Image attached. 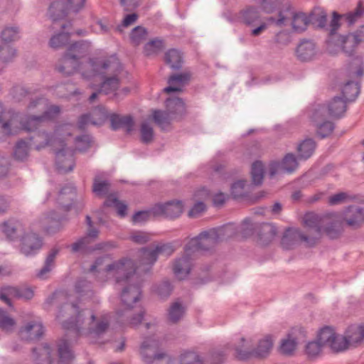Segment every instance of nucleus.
<instances>
[{"label": "nucleus", "mask_w": 364, "mask_h": 364, "mask_svg": "<svg viewBox=\"0 0 364 364\" xmlns=\"http://www.w3.org/2000/svg\"><path fill=\"white\" fill-rule=\"evenodd\" d=\"M90 45L77 43L72 45L63 57L59 70L65 74L71 75L76 72L80 73L84 78H92L101 75H107L102 82L100 92L109 94L115 91L119 86L117 76L122 72L121 63L115 55L107 58H90L87 61L80 62L79 60L87 53Z\"/></svg>", "instance_id": "1"}, {"label": "nucleus", "mask_w": 364, "mask_h": 364, "mask_svg": "<svg viewBox=\"0 0 364 364\" xmlns=\"http://www.w3.org/2000/svg\"><path fill=\"white\" fill-rule=\"evenodd\" d=\"M172 247L168 245H157L154 248H142L139 252L136 264L129 258L124 257L112 261L105 257L98 258L90 267L91 272H98L99 278L102 281H112L115 283L131 282L135 276L137 268L147 270L156 261L159 255H171Z\"/></svg>", "instance_id": "2"}, {"label": "nucleus", "mask_w": 364, "mask_h": 364, "mask_svg": "<svg viewBox=\"0 0 364 364\" xmlns=\"http://www.w3.org/2000/svg\"><path fill=\"white\" fill-rule=\"evenodd\" d=\"M68 315L75 314V317L68 321H62L65 328H73L81 335L94 341L100 336L108 327L107 317L96 318L94 312L90 309L79 310L76 306L66 305L63 307Z\"/></svg>", "instance_id": "3"}, {"label": "nucleus", "mask_w": 364, "mask_h": 364, "mask_svg": "<svg viewBox=\"0 0 364 364\" xmlns=\"http://www.w3.org/2000/svg\"><path fill=\"white\" fill-rule=\"evenodd\" d=\"M73 127L69 124L58 126L51 135L43 133L38 134L36 141L39 142L37 149L50 146L55 152L56 166L61 173H66L73 170L74 159L73 151H65V141L70 136Z\"/></svg>", "instance_id": "4"}, {"label": "nucleus", "mask_w": 364, "mask_h": 364, "mask_svg": "<svg viewBox=\"0 0 364 364\" xmlns=\"http://www.w3.org/2000/svg\"><path fill=\"white\" fill-rule=\"evenodd\" d=\"M147 329L153 332L145 336L139 347V354L147 364H171V360L166 351V337L158 331L153 323H146Z\"/></svg>", "instance_id": "5"}, {"label": "nucleus", "mask_w": 364, "mask_h": 364, "mask_svg": "<svg viewBox=\"0 0 364 364\" xmlns=\"http://www.w3.org/2000/svg\"><path fill=\"white\" fill-rule=\"evenodd\" d=\"M304 224L306 229V235L294 228L288 229L286 231L282 239L284 248L289 249L301 241L304 242L307 246H312L316 243L321 235L317 217L313 213L306 214L304 217Z\"/></svg>", "instance_id": "6"}, {"label": "nucleus", "mask_w": 364, "mask_h": 364, "mask_svg": "<svg viewBox=\"0 0 364 364\" xmlns=\"http://www.w3.org/2000/svg\"><path fill=\"white\" fill-rule=\"evenodd\" d=\"M36 108L38 111H44L41 116H32L23 124V129L27 131H32L36 129L42 123L55 119L60 113V109L56 105H48L46 100L40 99L31 102L28 106L30 111Z\"/></svg>", "instance_id": "7"}, {"label": "nucleus", "mask_w": 364, "mask_h": 364, "mask_svg": "<svg viewBox=\"0 0 364 364\" xmlns=\"http://www.w3.org/2000/svg\"><path fill=\"white\" fill-rule=\"evenodd\" d=\"M225 229H212L200 233L186 245L187 254L199 250H208L224 238Z\"/></svg>", "instance_id": "8"}, {"label": "nucleus", "mask_w": 364, "mask_h": 364, "mask_svg": "<svg viewBox=\"0 0 364 364\" xmlns=\"http://www.w3.org/2000/svg\"><path fill=\"white\" fill-rule=\"evenodd\" d=\"M318 338L334 353H340L350 349L345 333H339L330 326H324L318 331Z\"/></svg>", "instance_id": "9"}, {"label": "nucleus", "mask_w": 364, "mask_h": 364, "mask_svg": "<svg viewBox=\"0 0 364 364\" xmlns=\"http://www.w3.org/2000/svg\"><path fill=\"white\" fill-rule=\"evenodd\" d=\"M308 336L307 331L303 327L291 328L279 342L278 353L284 356L292 357L297 352L299 343Z\"/></svg>", "instance_id": "10"}, {"label": "nucleus", "mask_w": 364, "mask_h": 364, "mask_svg": "<svg viewBox=\"0 0 364 364\" xmlns=\"http://www.w3.org/2000/svg\"><path fill=\"white\" fill-rule=\"evenodd\" d=\"M166 106L168 113L165 111L154 110L152 114L153 119L162 129L168 125L172 119L185 112L184 103L178 97L168 98Z\"/></svg>", "instance_id": "11"}, {"label": "nucleus", "mask_w": 364, "mask_h": 364, "mask_svg": "<svg viewBox=\"0 0 364 364\" xmlns=\"http://www.w3.org/2000/svg\"><path fill=\"white\" fill-rule=\"evenodd\" d=\"M256 339V334H245L236 337L232 346L235 356L240 360L253 358Z\"/></svg>", "instance_id": "12"}, {"label": "nucleus", "mask_w": 364, "mask_h": 364, "mask_svg": "<svg viewBox=\"0 0 364 364\" xmlns=\"http://www.w3.org/2000/svg\"><path fill=\"white\" fill-rule=\"evenodd\" d=\"M141 296L139 286L134 285L132 282H128L124 287L120 295L122 306L127 317L132 316V309H134Z\"/></svg>", "instance_id": "13"}, {"label": "nucleus", "mask_w": 364, "mask_h": 364, "mask_svg": "<svg viewBox=\"0 0 364 364\" xmlns=\"http://www.w3.org/2000/svg\"><path fill=\"white\" fill-rule=\"evenodd\" d=\"M324 106L318 105L311 114V120L317 129V134L322 138L331 134L333 130V124L328 120Z\"/></svg>", "instance_id": "14"}, {"label": "nucleus", "mask_w": 364, "mask_h": 364, "mask_svg": "<svg viewBox=\"0 0 364 364\" xmlns=\"http://www.w3.org/2000/svg\"><path fill=\"white\" fill-rule=\"evenodd\" d=\"M19 241V250L26 256L36 254L43 246L41 238L30 229L21 237Z\"/></svg>", "instance_id": "15"}, {"label": "nucleus", "mask_w": 364, "mask_h": 364, "mask_svg": "<svg viewBox=\"0 0 364 364\" xmlns=\"http://www.w3.org/2000/svg\"><path fill=\"white\" fill-rule=\"evenodd\" d=\"M28 230L29 228L22 221L14 218L9 219L1 225L2 232L12 240H19Z\"/></svg>", "instance_id": "16"}, {"label": "nucleus", "mask_w": 364, "mask_h": 364, "mask_svg": "<svg viewBox=\"0 0 364 364\" xmlns=\"http://www.w3.org/2000/svg\"><path fill=\"white\" fill-rule=\"evenodd\" d=\"M33 296V291L28 287H6L2 289L0 299L11 306V301L14 299H30Z\"/></svg>", "instance_id": "17"}, {"label": "nucleus", "mask_w": 364, "mask_h": 364, "mask_svg": "<svg viewBox=\"0 0 364 364\" xmlns=\"http://www.w3.org/2000/svg\"><path fill=\"white\" fill-rule=\"evenodd\" d=\"M274 340L275 338L272 334H265L260 338L257 336L254 357L259 358L268 357L273 349Z\"/></svg>", "instance_id": "18"}, {"label": "nucleus", "mask_w": 364, "mask_h": 364, "mask_svg": "<svg viewBox=\"0 0 364 364\" xmlns=\"http://www.w3.org/2000/svg\"><path fill=\"white\" fill-rule=\"evenodd\" d=\"M350 348H356L364 343V324H354L344 331Z\"/></svg>", "instance_id": "19"}, {"label": "nucleus", "mask_w": 364, "mask_h": 364, "mask_svg": "<svg viewBox=\"0 0 364 364\" xmlns=\"http://www.w3.org/2000/svg\"><path fill=\"white\" fill-rule=\"evenodd\" d=\"M183 206L180 201H173L165 204H159L153 208L156 215H165L168 218H176L183 212Z\"/></svg>", "instance_id": "20"}, {"label": "nucleus", "mask_w": 364, "mask_h": 364, "mask_svg": "<svg viewBox=\"0 0 364 364\" xmlns=\"http://www.w3.org/2000/svg\"><path fill=\"white\" fill-rule=\"evenodd\" d=\"M108 117L109 115L104 107H97L93 109L90 114L82 115L80 119L79 126L83 127L89 124L100 125L104 123Z\"/></svg>", "instance_id": "21"}, {"label": "nucleus", "mask_w": 364, "mask_h": 364, "mask_svg": "<svg viewBox=\"0 0 364 364\" xmlns=\"http://www.w3.org/2000/svg\"><path fill=\"white\" fill-rule=\"evenodd\" d=\"M43 332L42 323L38 321H33L20 330V336L23 340L34 341L38 339Z\"/></svg>", "instance_id": "22"}, {"label": "nucleus", "mask_w": 364, "mask_h": 364, "mask_svg": "<svg viewBox=\"0 0 364 364\" xmlns=\"http://www.w3.org/2000/svg\"><path fill=\"white\" fill-rule=\"evenodd\" d=\"M189 254L186 252V255L175 260L173 264V272L178 279L187 278L191 269V260Z\"/></svg>", "instance_id": "23"}, {"label": "nucleus", "mask_w": 364, "mask_h": 364, "mask_svg": "<svg viewBox=\"0 0 364 364\" xmlns=\"http://www.w3.org/2000/svg\"><path fill=\"white\" fill-rule=\"evenodd\" d=\"M346 224L353 228H358L364 222V210L359 207H349L343 218Z\"/></svg>", "instance_id": "24"}, {"label": "nucleus", "mask_w": 364, "mask_h": 364, "mask_svg": "<svg viewBox=\"0 0 364 364\" xmlns=\"http://www.w3.org/2000/svg\"><path fill=\"white\" fill-rule=\"evenodd\" d=\"M318 53L316 44L311 41L300 43L296 49L297 57L302 61H308L314 58Z\"/></svg>", "instance_id": "25"}, {"label": "nucleus", "mask_w": 364, "mask_h": 364, "mask_svg": "<svg viewBox=\"0 0 364 364\" xmlns=\"http://www.w3.org/2000/svg\"><path fill=\"white\" fill-rule=\"evenodd\" d=\"M17 122V116L10 112H3L2 105L0 104V132L9 135L16 132L10 127H16Z\"/></svg>", "instance_id": "26"}, {"label": "nucleus", "mask_w": 364, "mask_h": 364, "mask_svg": "<svg viewBox=\"0 0 364 364\" xmlns=\"http://www.w3.org/2000/svg\"><path fill=\"white\" fill-rule=\"evenodd\" d=\"M70 12L66 0H53L48 8V14L54 21L64 18Z\"/></svg>", "instance_id": "27"}, {"label": "nucleus", "mask_w": 364, "mask_h": 364, "mask_svg": "<svg viewBox=\"0 0 364 364\" xmlns=\"http://www.w3.org/2000/svg\"><path fill=\"white\" fill-rule=\"evenodd\" d=\"M111 126L113 129H124L127 132H130L134 128V121L129 115H119L112 114L109 115Z\"/></svg>", "instance_id": "28"}, {"label": "nucleus", "mask_w": 364, "mask_h": 364, "mask_svg": "<svg viewBox=\"0 0 364 364\" xmlns=\"http://www.w3.org/2000/svg\"><path fill=\"white\" fill-rule=\"evenodd\" d=\"M191 74L188 72L173 75L168 81V86L164 89V91L169 93L171 92H180L184 85L190 80Z\"/></svg>", "instance_id": "29"}, {"label": "nucleus", "mask_w": 364, "mask_h": 364, "mask_svg": "<svg viewBox=\"0 0 364 364\" xmlns=\"http://www.w3.org/2000/svg\"><path fill=\"white\" fill-rule=\"evenodd\" d=\"M326 109L328 117H337L341 116L346 111V102L341 97L333 98L328 105H323Z\"/></svg>", "instance_id": "30"}, {"label": "nucleus", "mask_w": 364, "mask_h": 364, "mask_svg": "<svg viewBox=\"0 0 364 364\" xmlns=\"http://www.w3.org/2000/svg\"><path fill=\"white\" fill-rule=\"evenodd\" d=\"M324 345L318 338V333L315 340L307 342L304 347V355L310 360L318 358L323 352Z\"/></svg>", "instance_id": "31"}, {"label": "nucleus", "mask_w": 364, "mask_h": 364, "mask_svg": "<svg viewBox=\"0 0 364 364\" xmlns=\"http://www.w3.org/2000/svg\"><path fill=\"white\" fill-rule=\"evenodd\" d=\"M348 75L353 80L360 78L363 74V60L360 58L353 59L346 68Z\"/></svg>", "instance_id": "32"}, {"label": "nucleus", "mask_w": 364, "mask_h": 364, "mask_svg": "<svg viewBox=\"0 0 364 364\" xmlns=\"http://www.w3.org/2000/svg\"><path fill=\"white\" fill-rule=\"evenodd\" d=\"M335 45L339 46L343 52L349 54L351 53L357 46V44L350 33L339 36L336 40Z\"/></svg>", "instance_id": "33"}, {"label": "nucleus", "mask_w": 364, "mask_h": 364, "mask_svg": "<svg viewBox=\"0 0 364 364\" xmlns=\"http://www.w3.org/2000/svg\"><path fill=\"white\" fill-rule=\"evenodd\" d=\"M315 147L316 144L314 140L310 139L304 140L297 147L299 158L301 159H309L314 152Z\"/></svg>", "instance_id": "34"}, {"label": "nucleus", "mask_w": 364, "mask_h": 364, "mask_svg": "<svg viewBox=\"0 0 364 364\" xmlns=\"http://www.w3.org/2000/svg\"><path fill=\"white\" fill-rule=\"evenodd\" d=\"M179 364H205V362L198 353L186 350L179 357Z\"/></svg>", "instance_id": "35"}, {"label": "nucleus", "mask_w": 364, "mask_h": 364, "mask_svg": "<svg viewBox=\"0 0 364 364\" xmlns=\"http://www.w3.org/2000/svg\"><path fill=\"white\" fill-rule=\"evenodd\" d=\"M165 61L171 68L178 69L183 63V56L178 50L171 49L165 54Z\"/></svg>", "instance_id": "36"}, {"label": "nucleus", "mask_w": 364, "mask_h": 364, "mask_svg": "<svg viewBox=\"0 0 364 364\" xmlns=\"http://www.w3.org/2000/svg\"><path fill=\"white\" fill-rule=\"evenodd\" d=\"M59 252V249L53 248L48 254L44 267L38 273V277L41 279L46 278V274L49 273L54 266L55 259Z\"/></svg>", "instance_id": "37"}, {"label": "nucleus", "mask_w": 364, "mask_h": 364, "mask_svg": "<svg viewBox=\"0 0 364 364\" xmlns=\"http://www.w3.org/2000/svg\"><path fill=\"white\" fill-rule=\"evenodd\" d=\"M33 356L35 359L39 360L41 364L51 363V349L47 344L35 349L33 350Z\"/></svg>", "instance_id": "38"}, {"label": "nucleus", "mask_w": 364, "mask_h": 364, "mask_svg": "<svg viewBox=\"0 0 364 364\" xmlns=\"http://www.w3.org/2000/svg\"><path fill=\"white\" fill-rule=\"evenodd\" d=\"M343 99L347 101L354 100L359 94V86L353 81L345 84L342 88Z\"/></svg>", "instance_id": "39"}, {"label": "nucleus", "mask_w": 364, "mask_h": 364, "mask_svg": "<svg viewBox=\"0 0 364 364\" xmlns=\"http://www.w3.org/2000/svg\"><path fill=\"white\" fill-rule=\"evenodd\" d=\"M309 23V19L306 14L304 13L295 14L293 16L291 25L295 32H302L305 31Z\"/></svg>", "instance_id": "40"}, {"label": "nucleus", "mask_w": 364, "mask_h": 364, "mask_svg": "<svg viewBox=\"0 0 364 364\" xmlns=\"http://www.w3.org/2000/svg\"><path fill=\"white\" fill-rule=\"evenodd\" d=\"M282 170L284 173H291L294 172L299 166L296 156L292 154H287L283 158L282 162Z\"/></svg>", "instance_id": "41"}, {"label": "nucleus", "mask_w": 364, "mask_h": 364, "mask_svg": "<svg viewBox=\"0 0 364 364\" xmlns=\"http://www.w3.org/2000/svg\"><path fill=\"white\" fill-rule=\"evenodd\" d=\"M264 173V168L261 161H255L252 164L251 176L254 184L259 185L262 183Z\"/></svg>", "instance_id": "42"}, {"label": "nucleus", "mask_w": 364, "mask_h": 364, "mask_svg": "<svg viewBox=\"0 0 364 364\" xmlns=\"http://www.w3.org/2000/svg\"><path fill=\"white\" fill-rule=\"evenodd\" d=\"M16 50L9 43L0 45V62L6 63L11 61L16 56Z\"/></svg>", "instance_id": "43"}, {"label": "nucleus", "mask_w": 364, "mask_h": 364, "mask_svg": "<svg viewBox=\"0 0 364 364\" xmlns=\"http://www.w3.org/2000/svg\"><path fill=\"white\" fill-rule=\"evenodd\" d=\"M148 33L146 30L141 26L134 28L130 34V40L133 45L137 46L147 39Z\"/></svg>", "instance_id": "44"}, {"label": "nucleus", "mask_w": 364, "mask_h": 364, "mask_svg": "<svg viewBox=\"0 0 364 364\" xmlns=\"http://www.w3.org/2000/svg\"><path fill=\"white\" fill-rule=\"evenodd\" d=\"M58 353L60 364H69L73 359V355L67 342H62L58 347Z\"/></svg>", "instance_id": "45"}, {"label": "nucleus", "mask_w": 364, "mask_h": 364, "mask_svg": "<svg viewBox=\"0 0 364 364\" xmlns=\"http://www.w3.org/2000/svg\"><path fill=\"white\" fill-rule=\"evenodd\" d=\"M104 204L107 207L115 208L117 211V214L121 217H124L127 214V205L119 201L117 198L113 196L108 197Z\"/></svg>", "instance_id": "46"}, {"label": "nucleus", "mask_w": 364, "mask_h": 364, "mask_svg": "<svg viewBox=\"0 0 364 364\" xmlns=\"http://www.w3.org/2000/svg\"><path fill=\"white\" fill-rule=\"evenodd\" d=\"M225 354L223 350L218 349L209 353L203 358L205 364H221L225 360Z\"/></svg>", "instance_id": "47"}, {"label": "nucleus", "mask_w": 364, "mask_h": 364, "mask_svg": "<svg viewBox=\"0 0 364 364\" xmlns=\"http://www.w3.org/2000/svg\"><path fill=\"white\" fill-rule=\"evenodd\" d=\"M18 28L17 27H6L1 32L2 43H9L18 38Z\"/></svg>", "instance_id": "48"}, {"label": "nucleus", "mask_w": 364, "mask_h": 364, "mask_svg": "<svg viewBox=\"0 0 364 364\" xmlns=\"http://www.w3.org/2000/svg\"><path fill=\"white\" fill-rule=\"evenodd\" d=\"M184 314V308L179 303H174L168 311V320L176 323L179 321Z\"/></svg>", "instance_id": "49"}, {"label": "nucleus", "mask_w": 364, "mask_h": 364, "mask_svg": "<svg viewBox=\"0 0 364 364\" xmlns=\"http://www.w3.org/2000/svg\"><path fill=\"white\" fill-rule=\"evenodd\" d=\"M154 130L148 122H143L140 128L141 140L144 143H150L154 139Z\"/></svg>", "instance_id": "50"}, {"label": "nucleus", "mask_w": 364, "mask_h": 364, "mask_svg": "<svg viewBox=\"0 0 364 364\" xmlns=\"http://www.w3.org/2000/svg\"><path fill=\"white\" fill-rule=\"evenodd\" d=\"M259 16L255 9H248L241 14V20L247 25L252 26L258 20Z\"/></svg>", "instance_id": "51"}, {"label": "nucleus", "mask_w": 364, "mask_h": 364, "mask_svg": "<svg viewBox=\"0 0 364 364\" xmlns=\"http://www.w3.org/2000/svg\"><path fill=\"white\" fill-rule=\"evenodd\" d=\"M75 196V190L73 188H63L59 195L58 200L65 208H69L70 203H65L66 200H72Z\"/></svg>", "instance_id": "52"}, {"label": "nucleus", "mask_w": 364, "mask_h": 364, "mask_svg": "<svg viewBox=\"0 0 364 364\" xmlns=\"http://www.w3.org/2000/svg\"><path fill=\"white\" fill-rule=\"evenodd\" d=\"M163 47L162 41L160 40H153L148 42L144 46V53L146 55H152L159 53Z\"/></svg>", "instance_id": "53"}, {"label": "nucleus", "mask_w": 364, "mask_h": 364, "mask_svg": "<svg viewBox=\"0 0 364 364\" xmlns=\"http://www.w3.org/2000/svg\"><path fill=\"white\" fill-rule=\"evenodd\" d=\"M98 235V231L96 229H91L88 231L87 236L82 238L72 245L73 252H77L82 249L85 245L88 244L89 238H95Z\"/></svg>", "instance_id": "54"}, {"label": "nucleus", "mask_w": 364, "mask_h": 364, "mask_svg": "<svg viewBox=\"0 0 364 364\" xmlns=\"http://www.w3.org/2000/svg\"><path fill=\"white\" fill-rule=\"evenodd\" d=\"M246 181L238 180L235 181L231 186V193L234 198H241L245 196Z\"/></svg>", "instance_id": "55"}, {"label": "nucleus", "mask_w": 364, "mask_h": 364, "mask_svg": "<svg viewBox=\"0 0 364 364\" xmlns=\"http://www.w3.org/2000/svg\"><path fill=\"white\" fill-rule=\"evenodd\" d=\"M364 14V9L360 4L355 9V11L349 12L343 16L346 22L349 25L353 24Z\"/></svg>", "instance_id": "56"}, {"label": "nucleus", "mask_w": 364, "mask_h": 364, "mask_svg": "<svg viewBox=\"0 0 364 364\" xmlns=\"http://www.w3.org/2000/svg\"><path fill=\"white\" fill-rule=\"evenodd\" d=\"M42 228L47 232H51V229L58 225V221L55 218L49 215H44L40 219Z\"/></svg>", "instance_id": "57"}, {"label": "nucleus", "mask_w": 364, "mask_h": 364, "mask_svg": "<svg viewBox=\"0 0 364 364\" xmlns=\"http://www.w3.org/2000/svg\"><path fill=\"white\" fill-rule=\"evenodd\" d=\"M68 40V35L64 32L53 36L50 41V45L53 48H58L65 44Z\"/></svg>", "instance_id": "58"}, {"label": "nucleus", "mask_w": 364, "mask_h": 364, "mask_svg": "<svg viewBox=\"0 0 364 364\" xmlns=\"http://www.w3.org/2000/svg\"><path fill=\"white\" fill-rule=\"evenodd\" d=\"M129 238L132 242L141 245L149 241L150 235L146 232L138 231L132 232Z\"/></svg>", "instance_id": "59"}, {"label": "nucleus", "mask_w": 364, "mask_h": 364, "mask_svg": "<svg viewBox=\"0 0 364 364\" xmlns=\"http://www.w3.org/2000/svg\"><path fill=\"white\" fill-rule=\"evenodd\" d=\"M14 325V320L9 317L5 311L0 309V327L8 331L11 329Z\"/></svg>", "instance_id": "60"}, {"label": "nucleus", "mask_w": 364, "mask_h": 364, "mask_svg": "<svg viewBox=\"0 0 364 364\" xmlns=\"http://www.w3.org/2000/svg\"><path fill=\"white\" fill-rule=\"evenodd\" d=\"M109 183L106 181H100L95 178L93 184V191L99 196L106 193L109 188Z\"/></svg>", "instance_id": "61"}, {"label": "nucleus", "mask_w": 364, "mask_h": 364, "mask_svg": "<svg viewBox=\"0 0 364 364\" xmlns=\"http://www.w3.org/2000/svg\"><path fill=\"white\" fill-rule=\"evenodd\" d=\"M91 144V139L89 136H82L75 140V149L79 151L87 150Z\"/></svg>", "instance_id": "62"}, {"label": "nucleus", "mask_w": 364, "mask_h": 364, "mask_svg": "<svg viewBox=\"0 0 364 364\" xmlns=\"http://www.w3.org/2000/svg\"><path fill=\"white\" fill-rule=\"evenodd\" d=\"M28 154V145L24 141H20L17 144L15 151L14 156L18 160L24 159Z\"/></svg>", "instance_id": "63"}, {"label": "nucleus", "mask_w": 364, "mask_h": 364, "mask_svg": "<svg viewBox=\"0 0 364 364\" xmlns=\"http://www.w3.org/2000/svg\"><path fill=\"white\" fill-rule=\"evenodd\" d=\"M205 210V204L201 201H197L188 212V215L191 218L199 216Z\"/></svg>", "instance_id": "64"}]
</instances>
